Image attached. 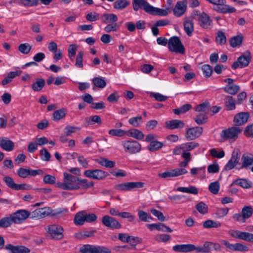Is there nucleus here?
<instances>
[{
  "mask_svg": "<svg viewBox=\"0 0 253 253\" xmlns=\"http://www.w3.org/2000/svg\"><path fill=\"white\" fill-rule=\"evenodd\" d=\"M85 120L88 125H94L95 123L101 124L102 122L100 117L98 115H94L89 118H85Z\"/></svg>",
  "mask_w": 253,
  "mask_h": 253,
  "instance_id": "obj_58",
  "label": "nucleus"
},
{
  "mask_svg": "<svg viewBox=\"0 0 253 253\" xmlns=\"http://www.w3.org/2000/svg\"><path fill=\"white\" fill-rule=\"evenodd\" d=\"M84 212L80 211L76 213L75 217H74V223L77 225H82L85 222V219H84Z\"/></svg>",
  "mask_w": 253,
  "mask_h": 253,
  "instance_id": "obj_46",
  "label": "nucleus"
},
{
  "mask_svg": "<svg viewBox=\"0 0 253 253\" xmlns=\"http://www.w3.org/2000/svg\"><path fill=\"white\" fill-rule=\"evenodd\" d=\"M240 157L237 151H234L232 152L231 158L225 165L224 170L229 171L234 169L235 166L239 164Z\"/></svg>",
  "mask_w": 253,
  "mask_h": 253,
  "instance_id": "obj_14",
  "label": "nucleus"
},
{
  "mask_svg": "<svg viewBox=\"0 0 253 253\" xmlns=\"http://www.w3.org/2000/svg\"><path fill=\"white\" fill-rule=\"evenodd\" d=\"M236 184L244 188H249L252 186V182L246 179H238L233 182L232 185Z\"/></svg>",
  "mask_w": 253,
  "mask_h": 253,
  "instance_id": "obj_37",
  "label": "nucleus"
},
{
  "mask_svg": "<svg viewBox=\"0 0 253 253\" xmlns=\"http://www.w3.org/2000/svg\"><path fill=\"white\" fill-rule=\"evenodd\" d=\"M13 222L15 224H21L27 218H31V213L25 210H19L11 214Z\"/></svg>",
  "mask_w": 253,
  "mask_h": 253,
  "instance_id": "obj_8",
  "label": "nucleus"
},
{
  "mask_svg": "<svg viewBox=\"0 0 253 253\" xmlns=\"http://www.w3.org/2000/svg\"><path fill=\"white\" fill-rule=\"evenodd\" d=\"M184 125L183 121L179 120H172L166 123V127L170 129L183 128Z\"/></svg>",
  "mask_w": 253,
  "mask_h": 253,
  "instance_id": "obj_26",
  "label": "nucleus"
},
{
  "mask_svg": "<svg viewBox=\"0 0 253 253\" xmlns=\"http://www.w3.org/2000/svg\"><path fill=\"white\" fill-rule=\"evenodd\" d=\"M77 46L76 44H70L68 48V56L71 60H73L76 55Z\"/></svg>",
  "mask_w": 253,
  "mask_h": 253,
  "instance_id": "obj_60",
  "label": "nucleus"
},
{
  "mask_svg": "<svg viewBox=\"0 0 253 253\" xmlns=\"http://www.w3.org/2000/svg\"><path fill=\"white\" fill-rule=\"evenodd\" d=\"M84 52L83 51H80L76 57V62L75 65L78 68H82L83 67V56Z\"/></svg>",
  "mask_w": 253,
  "mask_h": 253,
  "instance_id": "obj_62",
  "label": "nucleus"
},
{
  "mask_svg": "<svg viewBox=\"0 0 253 253\" xmlns=\"http://www.w3.org/2000/svg\"><path fill=\"white\" fill-rule=\"evenodd\" d=\"M188 172L185 169H174L169 170L165 171L158 174L160 177L167 178L168 177H173L180 176L185 174Z\"/></svg>",
  "mask_w": 253,
  "mask_h": 253,
  "instance_id": "obj_13",
  "label": "nucleus"
},
{
  "mask_svg": "<svg viewBox=\"0 0 253 253\" xmlns=\"http://www.w3.org/2000/svg\"><path fill=\"white\" fill-rule=\"evenodd\" d=\"M215 41L219 45H224L227 41L225 33L222 31H218L216 33Z\"/></svg>",
  "mask_w": 253,
  "mask_h": 253,
  "instance_id": "obj_36",
  "label": "nucleus"
},
{
  "mask_svg": "<svg viewBox=\"0 0 253 253\" xmlns=\"http://www.w3.org/2000/svg\"><path fill=\"white\" fill-rule=\"evenodd\" d=\"M138 216L139 220L143 222H150L152 219V217L149 213L142 210L138 211Z\"/></svg>",
  "mask_w": 253,
  "mask_h": 253,
  "instance_id": "obj_43",
  "label": "nucleus"
},
{
  "mask_svg": "<svg viewBox=\"0 0 253 253\" xmlns=\"http://www.w3.org/2000/svg\"><path fill=\"white\" fill-rule=\"evenodd\" d=\"M225 2L221 3L219 5L216 6L213 9L219 13H231L236 11V9L232 6L226 4Z\"/></svg>",
  "mask_w": 253,
  "mask_h": 253,
  "instance_id": "obj_18",
  "label": "nucleus"
},
{
  "mask_svg": "<svg viewBox=\"0 0 253 253\" xmlns=\"http://www.w3.org/2000/svg\"><path fill=\"white\" fill-rule=\"evenodd\" d=\"M249 118L248 112H240L235 115L233 123L235 126H240L246 123Z\"/></svg>",
  "mask_w": 253,
  "mask_h": 253,
  "instance_id": "obj_15",
  "label": "nucleus"
},
{
  "mask_svg": "<svg viewBox=\"0 0 253 253\" xmlns=\"http://www.w3.org/2000/svg\"><path fill=\"white\" fill-rule=\"evenodd\" d=\"M40 155L42 161H49L50 159L51 155L45 148H43L40 151Z\"/></svg>",
  "mask_w": 253,
  "mask_h": 253,
  "instance_id": "obj_63",
  "label": "nucleus"
},
{
  "mask_svg": "<svg viewBox=\"0 0 253 253\" xmlns=\"http://www.w3.org/2000/svg\"><path fill=\"white\" fill-rule=\"evenodd\" d=\"M199 144L193 142L183 143L181 145V148L183 152H188L198 147Z\"/></svg>",
  "mask_w": 253,
  "mask_h": 253,
  "instance_id": "obj_47",
  "label": "nucleus"
},
{
  "mask_svg": "<svg viewBox=\"0 0 253 253\" xmlns=\"http://www.w3.org/2000/svg\"><path fill=\"white\" fill-rule=\"evenodd\" d=\"M235 100L231 96H227L224 98L225 106L227 110H233L236 108Z\"/></svg>",
  "mask_w": 253,
  "mask_h": 253,
  "instance_id": "obj_30",
  "label": "nucleus"
},
{
  "mask_svg": "<svg viewBox=\"0 0 253 253\" xmlns=\"http://www.w3.org/2000/svg\"><path fill=\"white\" fill-rule=\"evenodd\" d=\"M186 10V4L184 1H178L173 10V14L177 17L183 15Z\"/></svg>",
  "mask_w": 253,
  "mask_h": 253,
  "instance_id": "obj_21",
  "label": "nucleus"
},
{
  "mask_svg": "<svg viewBox=\"0 0 253 253\" xmlns=\"http://www.w3.org/2000/svg\"><path fill=\"white\" fill-rule=\"evenodd\" d=\"M249 232H243L238 230H230L228 234L235 238L241 239L247 241Z\"/></svg>",
  "mask_w": 253,
  "mask_h": 253,
  "instance_id": "obj_22",
  "label": "nucleus"
},
{
  "mask_svg": "<svg viewBox=\"0 0 253 253\" xmlns=\"http://www.w3.org/2000/svg\"><path fill=\"white\" fill-rule=\"evenodd\" d=\"M251 60V56L249 52L244 53L240 56L236 61L233 63L231 67L233 69H236L240 67L243 68L247 67L250 63Z\"/></svg>",
  "mask_w": 253,
  "mask_h": 253,
  "instance_id": "obj_11",
  "label": "nucleus"
},
{
  "mask_svg": "<svg viewBox=\"0 0 253 253\" xmlns=\"http://www.w3.org/2000/svg\"><path fill=\"white\" fill-rule=\"evenodd\" d=\"M108 133L113 136L122 137L126 134V131L122 129H112L109 130Z\"/></svg>",
  "mask_w": 253,
  "mask_h": 253,
  "instance_id": "obj_54",
  "label": "nucleus"
},
{
  "mask_svg": "<svg viewBox=\"0 0 253 253\" xmlns=\"http://www.w3.org/2000/svg\"><path fill=\"white\" fill-rule=\"evenodd\" d=\"M196 208L199 212L202 214H205L208 211L207 205L203 202H201L197 204L196 206Z\"/></svg>",
  "mask_w": 253,
  "mask_h": 253,
  "instance_id": "obj_56",
  "label": "nucleus"
},
{
  "mask_svg": "<svg viewBox=\"0 0 253 253\" xmlns=\"http://www.w3.org/2000/svg\"><path fill=\"white\" fill-rule=\"evenodd\" d=\"M95 245L90 244L83 245L79 249L81 253H95Z\"/></svg>",
  "mask_w": 253,
  "mask_h": 253,
  "instance_id": "obj_41",
  "label": "nucleus"
},
{
  "mask_svg": "<svg viewBox=\"0 0 253 253\" xmlns=\"http://www.w3.org/2000/svg\"><path fill=\"white\" fill-rule=\"evenodd\" d=\"M119 239L123 242L128 243V242H135L137 238L129 236L126 234L119 233L118 235Z\"/></svg>",
  "mask_w": 253,
  "mask_h": 253,
  "instance_id": "obj_42",
  "label": "nucleus"
},
{
  "mask_svg": "<svg viewBox=\"0 0 253 253\" xmlns=\"http://www.w3.org/2000/svg\"><path fill=\"white\" fill-rule=\"evenodd\" d=\"M47 232L50 234L51 237L55 240H60L63 238V228L58 224H52L47 226Z\"/></svg>",
  "mask_w": 253,
  "mask_h": 253,
  "instance_id": "obj_7",
  "label": "nucleus"
},
{
  "mask_svg": "<svg viewBox=\"0 0 253 253\" xmlns=\"http://www.w3.org/2000/svg\"><path fill=\"white\" fill-rule=\"evenodd\" d=\"M32 48V46L28 43H21L18 46L19 51L24 54L29 53Z\"/></svg>",
  "mask_w": 253,
  "mask_h": 253,
  "instance_id": "obj_55",
  "label": "nucleus"
},
{
  "mask_svg": "<svg viewBox=\"0 0 253 253\" xmlns=\"http://www.w3.org/2000/svg\"><path fill=\"white\" fill-rule=\"evenodd\" d=\"M126 135L137 140H142L144 137V135L141 131L135 128L126 131Z\"/></svg>",
  "mask_w": 253,
  "mask_h": 253,
  "instance_id": "obj_29",
  "label": "nucleus"
},
{
  "mask_svg": "<svg viewBox=\"0 0 253 253\" xmlns=\"http://www.w3.org/2000/svg\"><path fill=\"white\" fill-rule=\"evenodd\" d=\"M95 253H111V251L105 246L95 245Z\"/></svg>",
  "mask_w": 253,
  "mask_h": 253,
  "instance_id": "obj_64",
  "label": "nucleus"
},
{
  "mask_svg": "<svg viewBox=\"0 0 253 253\" xmlns=\"http://www.w3.org/2000/svg\"><path fill=\"white\" fill-rule=\"evenodd\" d=\"M223 89L226 92L231 95H235L239 90V86L236 84L227 85Z\"/></svg>",
  "mask_w": 253,
  "mask_h": 253,
  "instance_id": "obj_45",
  "label": "nucleus"
},
{
  "mask_svg": "<svg viewBox=\"0 0 253 253\" xmlns=\"http://www.w3.org/2000/svg\"><path fill=\"white\" fill-rule=\"evenodd\" d=\"M84 175L93 179L102 180L109 175L108 172L101 169H87L84 172Z\"/></svg>",
  "mask_w": 253,
  "mask_h": 253,
  "instance_id": "obj_9",
  "label": "nucleus"
},
{
  "mask_svg": "<svg viewBox=\"0 0 253 253\" xmlns=\"http://www.w3.org/2000/svg\"><path fill=\"white\" fill-rule=\"evenodd\" d=\"M208 117L205 113H201L194 118L195 122L199 125H203L206 123Z\"/></svg>",
  "mask_w": 253,
  "mask_h": 253,
  "instance_id": "obj_48",
  "label": "nucleus"
},
{
  "mask_svg": "<svg viewBox=\"0 0 253 253\" xmlns=\"http://www.w3.org/2000/svg\"><path fill=\"white\" fill-rule=\"evenodd\" d=\"M122 145L126 153L130 154L139 153L141 150V145L136 140H124Z\"/></svg>",
  "mask_w": 253,
  "mask_h": 253,
  "instance_id": "obj_5",
  "label": "nucleus"
},
{
  "mask_svg": "<svg viewBox=\"0 0 253 253\" xmlns=\"http://www.w3.org/2000/svg\"><path fill=\"white\" fill-rule=\"evenodd\" d=\"M92 82L94 85L99 88H103L106 85V83L103 78L96 77L92 79Z\"/></svg>",
  "mask_w": 253,
  "mask_h": 253,
  "instance_id": "obj_50",
  "label": "nucleus"
},
{
  "mask_svg": "<svg viewBox=\"0 0 253 253\" xmlns=\"http://www.w3.org/2000/svg\"><path fill=\"white\" fill-rule=\"evenodd\" d=\"M101 17L104 23H115L118 19L117 16L113 13H104Z\"/></svg>",
  "mask_w": 253,
  "mask_h": 253,
  "instance_id": "obj_27",
  "label": "nucleus"
},
{
  "mask_svg": "<svg viewBox=\"0 0 253 253\" xmlns=\"http://www.w3.org/2000/svg\"><path fill=\"white\" fill-rule=\"evenodd\" d=\"M130 4L127 0H117L113 3V7L117 10H122L124 9Z\"/></svg>",
  "mask_w": 253,
  "mask_h": 253,
  "instance_id": "obj_32",
  "label": "nucleus"
},
{
  "mask_svg": "<svg viewBox=\"0 0 253 253\" xmlns=\"http://www.w3.org/2000/svg\"><path fill=\"white\" fill-rule=\"evenodd\" d=\"M120 28V25L117 23H110L105 26L104 28V30L106 33H110L112 31L116 32Z\"/></svg>",
  "mask_w": 253,
  "mask_h": 253,
  "instance_id": "obj_59",
  "label": "nucleus"
},
{
  "mask_svg": "<svg viewBox=\"0 0 253 253\" xmlns=\"http://www.w3.org/2000/svg\"><path fill=\"white\" fill-rule=\"evenodd\" d=\"M168 47L170 51L180 54H184L185 48L180 39L176 36L171 37L168 41Z\"/></svg>",
  "mask_w": 253,
  "mask_h": 253,
  "instance_id": "obj_4",
  "label": "nucleus"
},
{
  "mask_svg": "<svg viewBox=\"0 0 253 253\" xmlns=\"http://www.w3.org/2000/svg\"><path fill=\"white\" fill-rule=\"evenodd\" d=\"M193 244H181L176 245L172 247V250L175 252L187 253L192 252L194 249Z\"/></svg>",
  "mask_w": 253,
  "mask_h": 253,
  "instance_id": "obj_20",
  "label": "nucleus"
},
{
  "mask_svg": "<svg viewBox=\"0 0 253 253\" xmlns=\"http://www.w3.org/2000/svg\"><path fill=\"white\" fill-rule=\"evenodd\" d=\"M242 168L248 169L253 165V155L249 153L244 154L242 158Z\"/></svg>",
  "mask_w": 253,
  "mask_h": 253,
  "instance_id": "obj_25",
  "label": "nucleus"
},
{
  "mask_svg": "<svg viewBox=\"0 0 253 253\" xmlns=\"http://www.w3.org/2000/svg\"><path fill=\"white\" fill-rule=\"evenodd\" d=\"M21 72L20 71H16L9 72L6 77L2 81L1 84L5 85L9 83L16 77L20 75Z\"/></svg>",
  "mask_w": 253,
  "mask_h": 253,
  "instance_id": "obj_28",
  "label": "nucleus"
},
{
  "mask_svg": "<svg viewBox=\"0 0 253 253\" xmlns=\"http://www.w3.org/2000/svg\"><path fill=\"white\" fill-rule=\"evenodd\" d=\"M45 84L44 79L42 78L38 79L31 85V88L34 91H39L42 89Z\"/></svg>",
  "mask_w": 253,
  "mask_h": 253,
  "instance_id": "obj_33",
  "label": "nucleus"
},
{
  "mask_svg": "<svg viewBox=\"0 0 253 253\" xmlns=\"http://www.w3.org/2000/svg\"><path fill=\"white\" fill-rule=\"evenodd\" d=\"M183 26L186 34L189 37L191 36L194 29L192 19L190 18H185L183 22Z\"/></svg>",
  "mask_w": 253,
  "mask_h": 253,
  "instance_id": "obj_24",
  "label": "nucleus"
},
{
  "mask_svg": "<svg viewBox=\"0 0 253 253\" xmlns=\"http://www.w3.org/2000/svg\"><path fill=\"white\" fill-rule=\"evenodd\" d=\"M0 147L6 151L10 152L13 150L14 143L7 137H0Z\"/></svg>",
  "mask_w": 253,
  "mask_h": 253,
  "instance_id": "obj_19",
  "label": "nucleus"
},
{
  "mask_svg": "<svg viewBox=\"0 0 253 253\" xmlns=\"http://www.w3.org/2000/svg\"><path fill=\"white\" fill-rule=\"evenodd\" d=\"M178 191L196 195L198 193V189L194 186H190L188 187H179L177 188Z\"/></svg>",
  "mask_w": 253,
  "mask_h": 253,
  "instance_id": "obj_35",
  "label": "nucleus"
},
{
  "mask_svg": "<svg viewBox=\"0 0 253 253\" xmlns=\"http://www.w3.org/2000/svg\"><path fill=\"white\" fill-rule=\"evenodd\" d=\"M241 213L246 220V219L250 218L253 215V208L251 206H245L242 208Z\"/></svg>",
  "mask_w": 253,
  "mask_h": 253,
  "instance_id": "obj_40",
  "label": "nucleus"
},
{
  "mask_svg": "<svg viewBox=\"0 0 253 253\" xmlns=\"http://www.w3.org/2000/svg\"><path fill=\"white\" fill-rule=\"evenodd\" d=\"M142 122V118L141 116H138L135 117H132L129 119L128 123L134 127H138L140 123Z\"/></svg>",
  "mask_w": 253,
  "mask_h": 253,
  "instance_id": "obj_57",
  "label": "nucleus"
},
{
  "mask_svg": "<svg viewBox=\"0 0 253 253\" xmlns=\"http://www.w3.org/2000/svg\"><path fill=\"white\" fill-rule=\"evenodd\" d=\"M13 223L11 214L9 216L4 217L0 219V227L6 228L10 226Z\"/></svg>",
  "mask_w": 253,
  "mask_h": 253,
  "instance_id": "obj_39",
  "label": "nucleus"
},
{
  "mask_svg": "<svg viewBox=\"0 0 253 253\" xmlns=\"http://www.w3.org/2000/svg\"><path fill=\"white\" fill-rule=\"evenodd\" d=\"M97 163L102 166L107 168H112L115 166V162L106 158H101L97 161Z\"/></svg>",
  "mask_w": 253,
  "mask_h": 253,
  "instance_id": "obj_44",
  "label": "nucleus"
},
{
  "mask_svg": "<svg viewBox=\"0 0 253 253\" xmlns=\"http://www.w3.org/2000/svg\"><path fill=\"white\" fill-rule=\"evenodd\" d=\"M5 249L9 253H29L30 249L23 246H13L7 244L5 246Z\"/></svg>",
  "mask_w": 253,
  "mask_h": 253,
  "instance_id": "obj_16",
  "label": "nucleus"
},
{
  "mask_svg": "<svg viewBox=\"0 0 253 253\" xmlns=\"http://www.w3.org/2000/svg\"><path fill=\"white\" fill-rule=\"evenodd\" d=\"M210 107V103L209 102H205L197 105L194 110L196 112H202L203 113L206 112L208 111Z\"/></svg>",
  "mask_w": 253,
  "mask_h": 253,
  "instance_id": "obj_52",
  "label": "nucleus"
},
{
  "mask_svg": "<svg viewBox=\"0 0 253 253\" xmlns=\"http://www.w3.org/2000/svg\"><path fill=\"white\" fill-rule=\"evenodd\" d=\"M220 189V184L218 181H216L211 183L209 185V191L213 194L218 193Z\"/></svg>",
  "mask_w": 253,
  "mask_h": 253,
  "instance_id": "obj_53",
  "label": "nucleus"
},
{
  "mask_svg": "<svg viewBox=\"0 0 253 253\" xmlns=\"http://www.w3.org/2000/svg\"><path fill=\"white\" fill-rule=\"evenodd\" d=\"M163 146V144L162 142L154 141L151 142L150 144L148 146V149L151 152L155 151L158 150L160 148H161Z\"/></svg>",
  "mask_w": 253,
  "mask_h": 253,
  "instance_id": "obj_51",
  "label": "nucleus"
},
{
  "mask_svg": "<svg viewBox=\"0 0 253 253\" xmlns=\"http://www.w3.org/2000/svg\"><path fill=\"white\" fill-rule=\"evenodd\" d=\"M67 212L66 209L58 210L55 211V212L48 207H45L42 208H38L33 211L31 213V218L32 219H40L47 216L50 214L57 215L63 212Z\"/></svg>",
  "mask_w": 253,
  "mask_h": 253,
  "instance_id": "obj_3",
  "label": "nucleus"
},
{
  "mask_svg": "<svg viewBox=\"0 0 253 253\" xmlns=\"http://www.w3.org/2000/svg\"><path fill=\"white\" fill-rule=\"evenodd\" d=\"M203 132L201 127L196 126L189 128L186 131V138L189 140H194L199 137Z\"/></svg>",
  "mask_w": 253,
  "mask_h": 253,
  "instance_id": "obj_17",
  "label": "nucleus"
},
{
  "mask_svg": "<svg viewBox=\"0 0 253 253\" xmlns=\"http://www.w3.org/2000/svg\"><path fill=\"white\" fill-rule=\"evenodd\" d=\"M132 6L134 11H137L140 8L146 12L155 15L166 16L171 11L169 8L160 9L150 5L145 0H132Z\"/></svg>",
  "mask_w": 253,
  "mask_h": 253,
  "instance_id": "obj_1",
  "label": "nucleus"
},
{
  "mask_svg": "<svg viewBox=\"0 0 253 253\" xmlns=\"http://www.w3.org/2000/svg\"><path fill=\"white\" fill-rule=\"evenodd\" d=\"M144 183L142 182H127L119 183L114 186V189L118 191L125 192L134 189L142 188Z\"/></svg>",
  "mask_w": 253,
  "mask_h": 253,
  "instance_id": "obj_6",
  "label": "nucleus"
},
{
  "mask_svg": "<svg viewBox=\"0 0 253 253\" xmlns=\"http://www.w3.org/2000/svg\"><path fill=\"white\" fill-rule=\"evenodd\" d=\"M57 186L63 190H74L80 189V186L75 184V182L65 181L64 182H58Z\"/></svg>",
  "mask_w": 253,
  "mask_h": 253,
  "instance_id": "obj_23",
  "label": "nucleus"
},
{
  "mask_svg": "<svg viewBox=\"0 0 253 253\" xmlns=\"http://www.w3.org/2000/svg\"><path fill=\"white\" fill-rule=\"evenodd\" d=\"M66 114V110L64 108L55 111L52 114V119L54 121H58L64 118Z\"/></svg>",
  "mask_w": 253,
  "mask_h": 253,
  "instance_id": "obj_34",
  "label": "nucleus"
},
{
  "mask_svg": "<svg viewBox=\"0 0 253 253\" xmlns=\"http://www.w3.org/2000/svg\"><path fill=\"white\" fill-rule=\"evenodd\" d=\"M77 181L78 184L80 185V189H85L94 186V182L92 181L88 182L86 179H81L80 178H77Z\"/></svg>",
  "mask_w": 253,
  "mask_h": 253,
  "instance_id": "obj_31",
  "label": "nucleus"
},
{
  "mask_svg": "<svg viewBox=\"0 0 253 253\" xmlns=\"http://www.w3.org/2000/svg\"><path fill=\"white\" fill-rule=\"evenodd\" d=\"M243 37L242 35H237L230 39V44L232 47L240 45L243 42Z\"/></svg>",
  "mask_w": 253,
  "mask_h": 253,
  "instance_id": "obj_38",
  "label": "nucleus"
},
{
  "mask_svg": "<svg viewBox=\"0 0 253 253\" xmlns=\"http://www.w3.org/2000/svg\"><path fill=\"white\" fill-rule=\"evenodd\" d=\"M3 181L6 185L12 189L15 190L18 184H16L13 179L9 176H5L3 178Z\"/></svg>",
  "mask_w": 253,
  "mask_h": 253,
  "instance_id": "obj_61",
  "label": "nucleus"
},
{
  "mask_svg": "<svg viewBox=\"0 0 253 253\" xmlns=\"http://www.w3.org/2000/svg\"><path fill=\"white\" fill-rule=\"evenodd\" d=\"M194 16L200 22L201 27L204 29H211L212 27V20L206 13L194 14Z\"/></svg>",
  "mask_w": 253,
  "mask_h": 253,
  "instance_id": "obj_10",
  "label": "nucleus"
},
{
  "mask_svg": "<svg viewBox=\"0 0 253 253\" xmlns=\"http://www.w3.org/2000/svg\"><path fill=\"white\" fill-rule=\"evenodd\" d=\"M242 130L241 127L234 125V126L222 130L220 133V136L223 141L233 142L238 138Z\"/></svg>",
  "mask_w": 253,
  "mask_h": 253,
  "instance_id": "obj_2",
  "label": "nucleus"
},
{
  "mask_svg": "<svg viewBox=\"0 0 253 253\" xmlns=\"http://www.w3.org/2000/svg\"><path fill=\"white\" fill-rule=\"evenodd\" d=\"M191 108L192 106L190 104H185L178 108L174 109L173 112L175 114L179 115L186 113Z\"/></svg>",
  "mask_w": 253,
  "mask_h": 253,
  "instance_id": "obj_49",
  "label": "nucleus"
},
{
  "mask_svg": "<svg viewBox=\"0 0 253 253\" xmlns=\"http://www.w3.org/2000/svg\"><path fill=\"white\" fill-rule=\"evenodd\" d=\"M102 223L105 227L112 229H120L122 227V225L116 219L108 215L102 217Z\"/></svg>",
  "mask_w": 253,
  "mask_h": 253,
  "instance_id": "obj_12",
  "label": "nucleus"
}]
</instances>
